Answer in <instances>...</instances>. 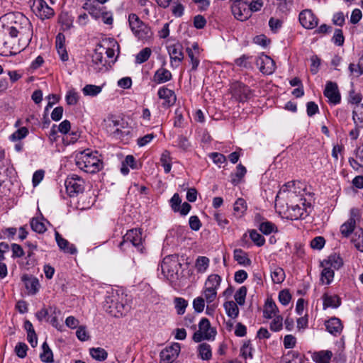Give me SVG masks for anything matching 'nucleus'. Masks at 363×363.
<instances>
[{
	"instance_id": "nucleus-1",
	"label": "nucleus",
	"mask_w": 363,
	"mask_h": 363,
	"mask_svg": "<svg viewBox=\"0 0 363 363\" xmlns=\"http://www.w3.org/2000/svg\"><path fill=\"white\" fill-rule=\"evenodd\" d=\"M76 165L86 173L94 174L103 168V162L98 157V152L89 149L79 152L75 155Z\"/></svg>"
},
{
	"instance_id": "nucleus-2",
	"label": "nucleus",
	"mask_w": 363,
	"mask_h": 363,
	"mask_svg": "<svg viewBox=\"0 0 363 363\" xmlns=\"http://www.w3.org/2000/svg\"><path fill=\"white\" fill-rule=\"evenodd\" d=\"M288 197L290 203L287 211L291 220H298L307 216L306 208L311 206V203L306 202L305 198L296 195L294 192H289Z\"/></svg>"
},
{
	"instance_id": "nucleus-3",
	"label": "nucleus",
	"mask_w": 363,
	"mask_h": 363,
	"mask_svg": "<svg viewBox=\"0 0 363 363\" xmlns=\"http://www.w3.org/2000/svg\"><path fill=\"white\" fill-rule=\"evenodd\" d=\"M128 23L131 31L138 40L147 42L153 35L151 28L140 20L135 13H130L128 16Z\"/></svg>"
},
{
	"instance_id": "nucleus-4",
	"label": "nucleus",
	"mask_w": 363,
	"mask_h": 363,
	"mask_svg": "<svg viewBox=\"0 0 363 363\" xmlns=\"http://www.w3.org/2000/svg\"><path fill=\"white\" fill-rule=\"evenodd\" d=\"M182 264L177 255H172L165 257L161 263L162 274L167 279L172 280L177 278L178 273L182 268Z\"/></svg>"
},
{
	"instance_id": "nucleus-5",
	"label": "nucleus",
	"mask_w": 363,
	"mask_h": 363,
	"mask_svg": "<svg viewBox=\"0 0 363 363\" xmlns=\"http://www.w3.org/2000/svg\"><path fill=\"white\" fill-rule=\"evenodd\" d=\"M120 298L121 296L117 292L107 296L103 305L105 311L114 317L123 315L125 311V306Z\"/></svg>"
},
{
	"instance_id": "nucleus-6",
	"label": "nucleus",
	"mask_w": 363,
	"mask_h": 363,
	"mask_svg": "<svg viewBox=\"0 0 363 363\" xmlns=\"http://www.w3.org/2000/svg\"><path fill=\"white\" fill-rule=\"evenodd\" d=\"M141 229H131L129 230L126 234L123 237V240L119 243L118 247L121 250H125L126 247L132 245L137 250L143 252L144 247L143 245V238Z\"/></svg>"
},
{
	"instance_id": "nucleus-7",
	"label": "nucleus",
	"mask_w": 363,
	"mask_h": 363,
	"mask_svg": "<svg viewBox=\"0 0 363 363\" xmlns=\"http://www.w3.org/2000/svg\"><path fill=\"white\" fill-rule=\"evenodd\" d=\"M199 330L196 331L192 339L196 342H200L203 340H214L216 335V330L211 327L210 321L206 318H203L199 324Z\"/></svg>"
},
{
	"instance_id": "nucleus-8",
	"label": "nucleus",
	"mask_w": 363,
	"mask_h": 363,
	"mask_svg": "<svg viewBox=\"0 0 363 363\" xmlns=\"http://www.w3.org/2000/svg\"><path fill=\"white\" fill-rule=\"evenodd\" d=\"M12 24L16 27L21 39H24L28 43H30L33 35V26L29 19L22 14H18Z\"/></svg>"
},
{
	"instance_id": "nucleus-9",
	"label": "nucleus",
	"mask_w": 363,
	"mask_h": 363,
	"mask_svg": "<svg viewBox=\"0 0 363 363\" xmlns=\"http://www.w3.org/2000/svg\"><path fill=\"white\" fill-rule=\"evenodd\" d=\"M84 181L77 174H71L65 182L66 191L70 197L77 196L84 190Z\"/></svg>"
},
{
	"instance_id": "nucleus-10",
	"label": "nucleus",
	"mask_w": 363,
	"mask_h": 363,
	"mask_svg": "<svg viewBox=\"0 0 363 363\" xmlns=\"http://www.w3.org/2000/svg\"><path fill=\"white\" fill-rule=\"evenodd\" d=\"M31 9L42 20L50 18L55 14L54 10L44 0H33Z\"/></svg>"
},
{
	"instance_id": "nucleus-11",
	"label": "nucleus",
	"mask_w": 363,
	"mask_h": 363,
	"mask_svg": "<svg viewBox=\"0 0 363 363\" xmlns=\"http://www.w3.org/2000/svg\"><path fill=\"white\" fill-rule=\"evenodd\" d=\"M233 96L240 102L248 100L252 96L251 89L244 84L235 82L230 86Z\"/></svg>"
},
{
	"instance_id": "nucleus-12",
	"label": "nucleus",
	"mask_w": 363,
	"mask_h": 363,
	"mask_svg": "<svg viewBox=\"0 0 363 363\" xmlns=\"http://www.w3.org/2000/svg\"><path fill=\"white\" fill-rule=\"evenodd\" d=\"M180 350L181 346L178 342H174L169 347H167L160 354V363H173L179 356Z\"/></svg>"
},
{
	"instance_id": "nucleus-13",
	"label": "nucleus",
	"mask_w": 363,
	"mask_h": 363,
	"mask_svg": "<svg viewBox=\"0 0 363 363\" xmlns=\"http://www.w3.org/2000/svg\"><path fill=\"white\" fill-rule=\"evenodd\" d=\"M301 25L306 29H313L318 24V17L311 9L303 10L298 16Z\"/></svg>"
},
{
	"instance_id": "nucleus-14",
	"label": "nucleus",
	"mask_w": 363,
	"mask_h": 363,
	"mask_svg": "<svg viewBox=\"0 0 363 363\" xmlns=\"http://www.w3.org/2000/svg\"><path fill=\"white\" fill-rule=\"evenodd\" d=\"M256 63L259 67L260 72L264 74H271L275 71V62L267 55H262L259 57Z\"/></svg>"
},
{
	"instance_id": "nucleus-15",
	"label": "nucleus",
	"mask_w": 363,
	"mask_h": 363,
	"mask_svg": "<svg viewBox=\"0 0 363 363\" xmlns=\"http://www.w3.org/2000/svg\"><path fill=\"white\" fill-rule=\"evenodd\" d=\"M324 96L328 99L330 104H337L340 102L341 96L336 83L328 82L324 90Z\"/></svg>"
},
{
	"instance_id": "nucleus-16",
	"label": "nucleus",
	"mask_w": 363,
	"mask_h": 363,
	"mask_svg": "<svg viewBox=\"0 0 363 363\" xmlns=\"http://www.w3.org/2000/svg\"><path fill=\"white\" fill-rule=\"evenodd\" d=\"M105 47L101 44H98L91 56L92 62L96 66V69L99 71L101 70L106 64V60L104 57Z\"/></svg>"
},
{
	"instance_id": "nucleus-17",
	"label": "nucleus",
	"mask_w": 363,
	"mask_h": 363,
	"mask_svg": "<svg viewBox=\"0 0 363 363\" xmlns=\"http://www.w3.org/2000/svg\"><path fill=\"white\" fill-rule=\"evenodd\" d=\"M21 280L23 281L28 294L34 295L38 291L40 284L37 278L28 274H23Z\"/></svg>"
},
{
	"instance_id": "nucleus-18",
	"label": "nucleus",
	"mask_w": 363,
	"mask_h": 363,
	"mask_svg": "<svg viewBox=\"0 0 363 363\" xmlns=\"http://www.w3.org/2000/svg\"><path fill=\"white\" fill-rule=\"evenodd\" d=\"M157 94L160 99L164 101L163 104L164 106H170L176 102L177 99L174 91L165 86L160 88Z\"/></svg>"
},
{
	"instance_id": "nucleus-19",
	"label": "nucleus",
	"mask_w": 363,
	"mask_h": 363,
	"mask_svg": "<svg viewBox=\"0 0 363 363\" xmlns=\"http://www.w3.org/2000/svg\"><path fill=\"white\" fill-rule=\"evenodd\" d=\"M82 9L88 11L89 14L96 19L99 18L103 13L101 8L96 0H86L83 4Z\"/></svg>"
},
{
	"instance_id": "nucleus-20",
	"label": "nucleus",
	"mask_w": 363,
	"mask_h": 363,
	"mask_svg": "<svg viewBox=\"0 0 363 363\" xmlns=\"http://www.w3.org/2000/svg\"><path fill=\"white\" fill-rule=\"evenodd\" d=\"M168 52L171 59V62L173 61L180 63L184 60L183 47L177 43L169 45L167 48Z\"/></svg>"
},
{
	"instance_id": "nucleus-21",
	"label": "nucleus",
	"mask_w": 363,
	"mask_h": 363,
	"mask_svg": "<svg viewBox=\"0 0 363 363\" xmlns=\"http://www.w3.org/2000/svg\"><path fill=\"white\" fill-rule=\"evenodd\" d=\"M55 235L56 242L60 250L70 255H74L77 252L75 246L63 238L57 231H55Z\"/></svg>"
},
{
	"instance_id": "nucleus-22",
	"label": "nucleus",
	"mask_w": 363,
	"mask_h": 363,
	"mask_svg": "<svg viewBox=\"0 0 363 363\" xmlns=\"http://www.w3.org/2000/svg\"><path fill=\"white\" fill-rule=\"evenodd\" d=\"M327 330L332 335L337 336L342 330L341 320L337 318H332L325 323Z\"/></svg>"
},
{
	"instance_id": "nucleus-23",
	"label": "nucleus",
	"mask_w": 363,
	"mask_h": 363,
	"mask_svg": "<svg viewBox=\"0 0 363 363\" xmlns=\"http://www.w3.org/2000/svg\"><path fill=\"white\" fill-rule=\"evenodd\" d=\"M323 302V308H337L341 305V298L337 295H331L325 293L322 297Z\"/></svg>"
},
{
	"instance_id": "nucleus-24",
	"label": "nucleus",
	"mask_w": 363,
	"mask_h": 363,
	"mask_svg": "<svg viewBox=\"0 0 363 363\" xmlns=\"http://www.w3.org/2000/svg\"><path fill=\"white\" fill-rule=\"evenodd\" d=\"M172 78V73L168 69L161 67L154 74L152 81L156 84L165 83Z\"/></svg>"
},
{
	"instance_id": "nucleus-25",
	"label": "nucleus",
	"mask_w": 363,
	"mask_h": 363,
	"mask_svg": "<svg viewBox=\"0 0 363 363\" xmlns=\"http://www.w3.org/2000/svg\"><path fill=\"white\" fill-rule=\"evenodd\" d=\"M333 353L330 350H321L312 354L311 358L315 363H330Z\"/></svg>"
},
{
	"instance_id": "nucleus-26",
	"label": "nucleus",
	"mask_w": 363,
	"mask_h": 363,
	"mask_svg": "<svg viewBox=\"0 0 363 363\" xmlns=\"http://www.w3.org/2000/svg\"><path fill=\"white\" fill-rule=\"evenodd\" d=\"M321 266L323 268L320 274V281L323 284H330L333 281L334 270L330 266L326 265L324 262H321Z\"/></svg>"
},
{
	"instance_id": "nucleus-27",
	"label": "nucleus",
	"mask_w": 363,
	"mask_h": 363,
	"mask_svg": "<svg viewBox=\"0 0 363 363\" xmlns=\"http://www.w3.org/2000/svg\"><path fill=\"white\" fill-rule=\"evenodd\" d=\"M351 241L354 244V245L357 250L363 252V229L362 228H359L354 233V234L352 237Z\"/></svg>"
},
{
	"instance_id": "nucleus-28",
	"label": "nucleus",
	"mask_w": 363,
	"mask_h": 363,
	"mask_svg": "<svg viewBox=\"0 0 363 363\" xmlns=\"http://www.w3.org/2000/svg\"><path fill=\"white\" fill-rule=\"evenodd\" d=\"M323 262L333 269H339L343 265L342 259L336 254L331 255Z\"/></svg>"
},
{
	"instance_id": "nucleus-29",
	"label": "nucleus",
	"mask_w": 363,
	"mask_h": 363,
	"mask_svg": "<svg viewBox=\"0 0 363 363\" xmlns=\"http://www.w3.org/2000/svg\"><path fill=\"white\" fill-rule=\"evenodd\" d=\"M233 257L240 264L250 265L251 264V260L247 257V253L241 249L234 250Z\"/></svg>"
},
{
	"instance_id": "nucleus-30",
	"label": "nucleus",
	"mask_w": 363,
	"mask_h": 363,
	"mask_svg": "<svg viewBox=\"0 0 363 363\" xmlns=\"http://www.w3.org/2000/svg\"><path fill=\"white\" fill-rule=\"evenodd\" d=\"M356 226V220L354 218H349V220L344 223L340 227L341 234L347 238L354 230Z\"/></svg>"
},
{
	"instance_id": "nucleus-31",
	"label": "nucleus",
	"mask_w": 363,
	"mask_h": 363,
	"mask_svg": "<svg viewBox=\"0 0 363 363\" xmlns=\"http://www.w3.org/2000/svg\"><path fill=\"white\" fill-rule=\"evenodd\" d=\"M227 315L231 318H236L239 314L237 303L233 301H226L223 304Z\"/></svg>"
},
{
	"instance_id": "nucleus-32",
	"label": "nucleus",
	"mask_w": 363,
	"mask_h": 363,
	"mask_svg": "<svg viewBox=\"0 0 363 363\" xmlns=\"http://www.w3.org/2000/svg\"><path fill=\"white\" fill-rule=\"evenodd\" d=\"M221 282V277L218 274H211L205 282V288L218 290Z\"/></svg>"
},
{
	"instance_id": "nucleus-33",
	"label": "nucleus",
	"mask_w": 363,
	"mask_h": 363,
	"mask_svg": "<svg viewBox=\"0 0 363 363\" xmlns=\"http://www.w3.org/2000/svg\"><path fill=\"white\" fill-rule=\"evenodd\" d=\"M277 311L275 303L272 299H267L263 311L264 318H272L273 315H276Z\"/></svg>"
},
{
	"instance_id": "nucleus-34",
	"label": "nucleus",
	"mask_w": 363,
	"mask_h": 363,
	"mask_svg": "<svg viewBox=\"0 0 363 363\" xmlns=\"http://www.w3.org/2000/svg\"><path fill=\"white\" fill-rule=\"evenodd\" d=\"M199 357L203 360H209L212 357L211 346L207 343H201L198 347Z\"/></svg>"
},
{
	"instance_id": "nucleus-35",
	"label": "nucleus",
	"mask_w": 363,
	"mask_h": 363,
	"mask_svg": "<svg viewBox=\"0 0 363 363\" xmlns=\"http://www.w3.org/2000/svg\"><path fill=\"white\" fill-rule=\"evenodd\" d=\"M42 349L43 352L40 355L41 361L47 363L52 362L54 361L53 353L46 342H43Z\"/></svg>"
},
{
	"instance_id": "nucleus-36",
	"label": "nucleus",
	"mask_w": 363,
	"mask_h": 363,
	"mask_svg": "<svg viewBox=\"0 0 363 363\" xmlns=\"http://www.w3.org/2000/svg\"><path fill=\"white\" fill-rule=\"evenodd\" d=\"M91 357L97 361H104L108 357L107 352L101 347H93L89 350Z\"/></svg>"
},
{
	"instance_id": "nucleus-37",
	"label": "nucleus",
	"mask_w": 363,
	"mask_h": 363,
	"mask_svg": "<svg viewBox=\"0 0 363 363\" xmlns=\"http://www.w3.org/2000/svg\"><path fill=\"white\" fill-rule=\"evenodd\" d=\"M210 260L207 257L199 256L195 262V267L199 273H203L209 266Z\"/></svg>"
},
{
	"instance_id": "nucleus-38",
	"label": "nucleus",
	"mask_w": 363,
	"mask_h": 363,
	"mask_svg": "<svg viewBox=\"0 0 363 363\" xmlns=\"http://www.w3.org/2000/svg\"><path fill=\"white\" fill-rule=\"evenodd\" d=\"M271 277L273 283L281 284L285 279V272L282 268L276 267L271 272Z\"/></svg>"
},
{
	"instance_id": "nucleus-39",
	"label": "nucleus",
	"mask_w": 363,
	"mask_h": 363,
	"mask_svg": "<svg viewBox=\"0 0 363 363\" xmlns=\"http://www.w3.org/2000/svg\"><path fill=\"white\" fill-rule=\"evenodd\" d=\"M160 162L164 167L165 173H169L172 169V158L170 157V152L167 150H164L160 157Z\"/></svg>"
},
{
	"instance_id": "nucleus-40",
	"label": "nucleus",
	"mask_w": 363,
	"mask_h": 363,
	"mask_svg": "<svg viewBox=\"0 0 363 363\" xmlns=\"http://www.w3.org/2000/svg\"><path fill=\"white\" fill-rule=\"evenodd\" d=\"M259 230L265 235H269L273 232L277 231V228L273 223L270 221H263L259 223Z\"/></svg>"
},
{
	"instance_id": "nucleus-41",
	"label": "nucleus",
	"mask_w": 363,
	"mask_h": 363,
	"mask_svg": "<svg viewBox=\"0 0 363 363\" xmlns=\"http://www.w3.org/2000/svg\"><path fill=\"white\" fill-rule=\"evenodd\" d=\"M174 303L178 315H183L188 306V301L182 297H176L174 299Z\"/></svg>"
},
{
	"instance_id": "nucleus-42",
	"label": "nucleus",
	"mask_w": 363,
	"mask_h": 363,
	"mask_svg": "<svg viewBox=\"0 0 363 363\" xmlns=\"http://www.w3.org/2000/svg\"><path fill=\"white\" fill-rule=\"evenodd\" d=\"M152 51L150 48H145L141 50L135 57V62L138 64H142L148 60L151 55Z\"/></svg>"
},
{
	"instance_id": "nucleus-43",
	"label": "nucleus",
	"mask_w": 363,
	"mask_h": 363,
	"mask_svg": "<svg viewBox=\"0 0 363 363\" xmlns=\"http://www.w3.org/2000/svg\"><path fill=\"white\" fill-rule=\"evenodd\" d=\"M101 90L102 88L100 86L87 84L83 88L82 91L85 96H96Z\"/></svg>"
},
{
	"instance_id": "nucleus-44",
	"label": "nucleus",
	"mask_w": 363,
	"mask_h": 363,
	"mask_svg": "<svg viewBox=\"0 0 363 363\" xmlns=\"http://www.w3.org/2000/svg\"><path fill=\"white\" fill-rule=\"evenodd\" d=\"M186 52L191 60V70H196L200 63V60L199 59V54L194 52L192 49L189 48H186Z\"/></svg>"
},
{
	"instance_id": "nucleus-45",
	"label": "nucleus",
	"mask_w": 363,
	"mask_h": 363,
	"mask_svg": "<svg viewBox=\"0 0 363 363\" xmlns=\"http://www.w3.org/2000/svg\"><path fill=\"white\" fill-rule=\"evenodd\" d=\"M249 233L250 239L256 245L261 247L264 245V238L261 234L257 233L256 230H251L249 231Z\"/></svg>"
},
{
	"instance_id": "nucleus-46",
	"label": "nucleus",
	"mask_w": 363,
	"mask_h": 363,
	"mask_svg": "<svg viewBox=\"0 0 363 363\" xmlns=\"http://www.w3.org/2000/svg\"><path fill=\"white\" fill-rule=\"evenodd\" d=\"M59 22L65 29H69L72 26L73 20L68 13L62 12L59 16Z\"/></svg>"
},
{
	"instance_id": "nucleus-47",
	"label": "nucleus",
	"mask_w": 363,
	"mask_h": 363,
	"mask_svg": "<svg viewBox=\"0 0 363 363\" xmlns=\"http://www.w3.org/2000/svg\"><path fill=\"white\" fill-rule=\"evenodd\" d=\"M32 230L38 233H43L46 230L45 224L38 218H33L30 220Z\"/></svg>"
},
{
	"instance_id": "nucleus-48",
	"label": "nucleus",
	"mask_w": 363,
	"mask_h": 363,
	"mask_svg": "<svg viewBox=\"0 0 363 363\" xmlns=\"http://www.w3.org/2000/svg\"><path fill=\"white\" fill-rule=\"evenodd\" d=\"M203 298L208 304L212 303L217 297V290L203 288Z\"/></svg>"
},
{
	"instance_id": "nucleus-49",
	"label": "nucleus",
	"mask_w": 363,
	"mask_h": 363,
	"mask_svg": "<svg viewBox=\"0 0 363 363\" xmlns=\"http://www.w3.org/2000/svg\"><path fill=\"white\" fill-rule=\"evenodd\" d=\"M247 295V288L245 286H241L235 294L234 298L236 303L240 306H242L245 302V297Z\"/></svg>"
},
{
	"instance_id": "nucleus-50",
	"label": "nucleus",
	"mask_w": 363,
	"mask_h": 363,
	"mask_svg": "<svg viewBox=\"0 0 363 363\" xmlns=\"http://www.w3.org/2000/svg\"><path fill=\"white\" fill-rule=\"evenodd\" d=\"M28 134V130L26 127H22L17 130H16L13 133H12L9 138L12 141H16L21 140L27 136Z\"/></svg>"
},
{
	"instance_id": "nucleus-51",
	"label": "nucleus",
	"mask_w": 363,
	"mask_h": 363,
	"mask_svg": "<svg viewBox=\"0 0 363 363\" xmlns=\"http://www.w3.org/2000/svg\"><path fill=\"white\" fill-rule=\"evenodd\" d=\"M247 170L246 168L241 164L237 166V171L234 175H232V183L237 184L245 176Z\"/></svg>"
},
{
	"instance_id": "nucleus-52",
	"label": "nucleus",
	"mask_w": 363,
	"mask_h": 363,
	"mask_svg": "<svg viewBox=\"0 0 363 363\" xmlns=\"http://www.w3.org/2000/svg\"><path fill=\"white\" fill-rule=\"evenodd\" d=\"M252 348L251 347L250 341H245L240 349V354L244 359L252 358Z\"/></svg>"
},
{
	"instance_id": "nucleus-53",
	"label": "nucleus",
	"mask_w": 363,
	"mask_h": 363,
	"mask_svg": "<svg viewBox=\"0 0 363 363\" xmlns=\"http://www.w3.org/2000/svg\"><path fill=\"white\" fill-rule=\"evenodd\" d=\"M283 318L281 315H275L270 323V329L274 332H278L282 329Z\"/></svg>"
},
{
	"instance_id": "nucleus-54",
	"label": "nucleus",
	"mask_w": 363,
	"mask_h": 363,
	"mask_svg": "<svg viewBox=\"0 0 363 363\" xmlns=\"http://www.w3.org/2000/svg\"><path fill=\"white\" fill-rule=\"evenodd\" d=\"M28 346L24 342H18L15 347V352L20 358H24L27 355Z\"/></svg>"
},
{
	"instance_id": "nucleus-55",
	"label": "nucleus",
	"mask_w": 363,
	"mask_h": 363,
	"mask_svg": "<svg viewBox=\"0 0 363 363\" xmlns=\"http://www.w3.org/2000/svg\"><path fill=\"white\" fill-rule=\"evenodd\" d=\"M193 308L197 313H201L205 308V299L202 296L196 297L193 301Z\"/></svg>"
},
{
	"instance_id": "nucleus-56",
	"label": "nucleus",
	"mask_w": 363,
	"mask_h": 363,
	"mask_svg": "<svg viewBox=\"0 0 363 363\" xmlns=\"http://www.w3.org/2000/svg\"><path fill=\"white\" fill-rule=\"evenodd\" d=\"M332 41L338 46H341L344 44L345 38L341 29H335L334 35L332 38Z\"/></svg>"
},
{
	"instance_id": "nucleus-57",
	"label": "nucleus",
	"mask_w": 363,
	"mask_h": 363,
	"mask_svg": "<svg viewBox=\"0 0 363 363\" xmlns=\"http://www.w3.org/2000/svg\"><path fill=\"white\" fill-rule=\"evenodd\" d=\"M65 99L68 105H75L78 102V94L73 89L69 90L66 94Z\"/></svg>"
},
{
	"instance_id": "nucleus-58",
	"label": "nucleus",
	"mask_w": 363,
	"mask_h": 363,
	"mask_svg": "<svg viewBox=\"0 0 363 363\" xmlns=\"http://www.w3.org/2000/svg\"><path fill=\"white\" fill-rule=\"evenodd\" d=\"M283 21L281 19L272 17L269 21V26L272 31L277 33L281 28Z\"/></svg>"
},
{
	"instance_id": "nucleus-59",
	"label": "nucleus",
	"mask_w": 363,
	"mask_h": 363,
	"mask_svg": "<svg viewBox=\"0 0 363 363\" xmlns=\"http://www.w3.org/2000/svg\"><path fill=\"white\" fill-rule=\"evenodd\" d=\"M325 240L323 237L318 236L311 241V247L313 249L320 250L325 245Z\"/></svg>"
},
{
	"instance_id": "nucleus-60",
	"label": "nucleus",
	"mask_w": 363,
	"mask_h": 363,
	"mask_svg": "<svg viewBox=\"0 0 363 363\" xmlns=\"http://www.w3.org/2000/svg\"><path fill=\"white\" fill-rule=\"evenodd\" d=\"M291 299V296L289 291L287 290H282L279 294V302L284 305L286 306L289 303Z\"/></svg>"
},
{
	"instance_id": "nucleus-61",
	"label": "nucleus",
	"mask_w": 363,
	"mask_h": 363,
	"mask_svg": "<svg viewBox=\"0 0 363 363\" xmlns=\"http://www.w3.org/2000/svg\"><path fill=\"white\" fill-rule=\"evenodd\" d=\"M182 203V199H180L179 195L176 193L173 195L172 199H170V205L172 209L174 212H178L179 211V207Z\"/></svg>"
},
{
	"instance_id": "nucleus-62",
	"label": "nucleus",
	"mask_w": 363,
	"mask_h": 363,
	"mask_svg": "<svg viewBox=\"0 0 363 363\" xmlns=\"http://www.w3.org/2000/svg\"><path fill=\"white\" fill-rule=\"evenodd\" d=\"M155 138V135L153 133L147 134L143 137L138 138L137 145L139 147H144L145 145L150 143Z\"/></svg>"
},
{
	"instance_id": "nucleus-63",
	"label": "nucleus",
	"mask_w": 363,
	"mask_h": 363,
	"mask_svg": "<svg viewBox=\"0 0 363 363\" xmlns=\"http://www.w3.org/2000/svg\"><path fill=\"white\" fill-rule=\"evenodd\" d=\"M296 339L292 335H286L284 338V346L286 349H292L296 346Z\"/></svg>"
},
{
	"instance_id": "nucleus-64",
	"label": "nucleus",
	"mask_w": 363,
	"mask_h": 363,
	"mask_svg": "<svg viewBox=\"0 0 363 363\" xmlns=\"http://www.w3.org/2000/svg\"><path fill=\"white\" fill-rule=\"evenodd\" d=\"M352 119L355 125L357 128H363V113H357L356 111H353Z\"/></svg>"
}]
</instances>
